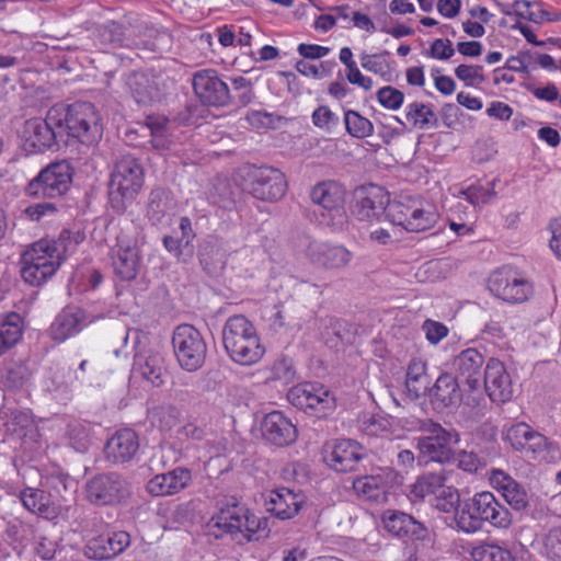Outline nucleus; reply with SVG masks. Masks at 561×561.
<instances>
[{
	"label": "nucleus",
	"mask_w": 561,
	"mask_h": 561,
	"mask_svg": "<svg viewBox=\"0 0 561 561\" xmlns=\"http://www.w3.org/2000/svg\"><path fill=\"white\" fill-rule=\"evenodd\" d=\"M377 100L387 110H399L404 101V94L390 85L383 87L377 92Z\"/></svg>",
	"instance_id": "obj_50"
},
{
	"label": "nucleus",
	"mask_w": 561,
	"mask_h": 561,
	"mask_svg": "<svg viewBox=\"0 0 561 561\" xmlns=\"http://www.w3.org/2000/svg\"><path fill=\"white\" fill-rule=\"evenodd\" d=\"M130 545V537L125 531L100 535L89 540L85 554L98 560L112 559Z\"/></svg>",
	"instance_id": "obj_25"
},
{
	"label": "nucleus",
	"mask_w": 561,
	"mask_h": 561,
	"mask_svg": "<svg viewBox=\"0 0 561 561\" xmlns=\"http://www.w3.org/2000/svg\"><path fill=\"white\" fill-rule=\"evenodd\" d=\"M305 256L310 264L325 271L344 270L353 260V253L344 245L317 240L308 243Z\"/></svg>",
	"instance_id": "obj_15"
},
{
	"label": "nucleus",
	"mask_w": 561,
	"mask_h": 561,
	"mask_svg": "<svg viewBox=\"0 0 561 561\" xmlns=\"http://www.w3.org/2000/svg\"><path fill=\"white\" fill-rule=\"evenodd\" d=\"M134 369L139 373L144 379L156 387L163 383L162 358L159 354H140L136 357Z\"/></svg>",
	"instance_id": "obj_38"
},
{
	"label": "nucleus",
	"mask_w": 561,
	"mask_h": 561,
	"mask_svg": "<svg viewBox=\"0 0 561 561\" xmlns=\"http://www.w3.org/2000/svg\"><path fill=\"white\" fill-rule=\"evenodd\" d=\"M57 208L53 203H38L25 208V216L32 221H42L55 216Z\"/></svg>",
	"instance_id": "obj_53"
},
{
	"label": "nucleus",
	"mask_w": 561,
	"mask_h": 561,
	"mask_svg": "<svg viewBox=\"0 0 561 561\" xmlns=\"http://www.w3.org/2000/svg\"><path fill=\"white\" fill-rule=\"evenodd\" d=\"M20 499L27 511L38 516L47 519L57 516V507L53 504L50 494L41 489L26 488L21 491Z\"/></svg>",
	"instance_id": "obj_34"
},
{
	"label": "nucleus",
	"mask_w": 561,
	"mask_h": 561,
	"mask_svg": "<svg viewBox=\"0 0 561 561\" xmlns=\"http://www.w3.org/2000/svg\"><path fill=\"white\" fill-rule=\"evenodd\" d=\"M283 477L287 481L302 483L307 480L305 467L298 462L289 463L283 469Z\"/></svg>",
	"instance_id": "obj_64"
},
{
	"label": "nucleus",
	"mask_w": 561,
	"mask_h": 561,
	"mask_svg": "<svg viewBox=\"0 0 561 561\" xmlns=\"http://www.w3.org/2000/svg\"><path fill=\"white\" fill-rule=\"evenodd\" d=\"M22 255L26 259L33 257L35 262L42 265H50L54 272H57L65 259V244L60 239L39 240L27 249Z\"/></svg>",
	"instance_id": "obj_31"
},
{
	"label": "nucleus",
	"mask_w": 561,
	"mask_h": 561,
	"mask_svg": "<svg viewBox=\"0 0 561 561\" xmlns=\"http://www.w3.org/2000/svg\"><path fill=\"white\" fill-rule=\"evenodd\" d=\"M345 195V188L335 181H323L311 188L312 203L322 209L319 218L321 225L334 231L343 230L346 227Z\"/></svg>",
	"instance_id": "obj_6"
},
{
	"label": "nucleus",
	"mask_w": 561,
	"mask_h": 561,
	"mask_svg": "<svg viewBox=\"0 0 561 561\" xmlns=\"http://www.w3.org/2000/svg\"><path fill=\"white\" fill-rule=\"evenodd\" d=\"M385 529L397 537L416 534L420 524L409 514L398 511H387L382 516Z\"/></svg>",
	"instance_id": "obj_39"
},
{
	"label": "nucleus",
	"mask_w": 561,
	"mask_h": 561,
	"mask_svg": "<svg viewBox=\"0 0 561 561\" xmlns=\"http://www.w3.org/2000/svg\"><path fill=\"white\" fill-rule=\"evenodd\" d=\"M460 194L473 206L484 205L494 196L492 188H485L481 185H470L462 190Z\"/></svg>",
	"instance_id": "obj_52"
},
{
	"label": "nucleus",
	"mask_w": 561,
	"mask_h": 561,
	"mask_svg": "<svg viewBox=\"0 0 561 561\" xmlns=\"http://www.w3.org/2000/svg\"><path fill=\"white\" fill-rule=\"evenodd\" d=\"M397 478V473L388 467L377 468L371 473L356 478L353 489L357 495L376 503L387 500V486Z\"/></svg>",
	"instance_id": "obj_17"
},
{
	"label": "nucleus",
	"mask_w": 561,
	"mask_h": 561,
	"mask_svg": "<svg viewBox=\"0 0 561 561\" xmlns=\"http://www.w3.org/2000/svg\"><path fill=\"white\" fill-rule=\"evenodd\" d=\"M437 218L438 216L431 204L416 199L409 213L404 229L410 232L425 231L434 227Z\"/></svg>",
	"instance_id": "obj_35"
},
{
	"label": "nucleus",
	"mask_w": 561,
	"mask_h": 561,
	"mask_svg": "<svg viewBox=\"0 0 561 561\" xmlns=\"http://www.w3.org/2000/svg\"><path fill=\"white\" fill-rule=\"evenodd\" d=\"M272 373L274 379L282 382H290L296 376L293 360L287 357L276 360L273 365Z\"/></svg>",
	"instance_id": "obj_54"
},
{
	"label": "nucleus",
	"mask_w": 561,
	"mask_h": 561,
	"mask_svg": "<svg viewBox=\"0 0 561 561\" xmlns=\"http://www.w3.org/2000/svg\"><path fill=\"white\" fill-rule=\"evenodd\" d=\"M515 7L518 11V18L529 20L534 23L540 24L561 20V13L546 11L536 2L525 0V2H519Z\"/></svg>",
	"instance_id": "obj_43"
},
{
	"label": "nucleus",
	"mask_w": 561,
	"mask_h": 561,
	"mask_svg": "<svg viewBox=\"0 0 561 561\" xmlns=\"http://www.w3.org/2000/svg\"><path fill=\"white\" fill-rule=\"evenodd\" d=\"M222 343L230 359L242 366L256 364L265 353L255 327L241 314L231 316L226 321Z\"/></svg>",
	"instance_id": "obj_2"
},
{
	"label": "nucleus",
	"mask_w": 561,
	"mask_h": 561,
	"mask_svg": "<svg viewBox=\"0 0 561 561\" xmlns=\"http://www.w3.org/2000/svg\"><path fill=\"white\" fill-rule=\"evenodd\" d=\"M335 121V114L328 106H319L312 113V123L318 128L330 129Z\"/></svg>",
	"instance_id": "obj_60"
},
{
	"label": "nucleus",
	"mask_w": 561,
	"mask_h": 561,
	"mask_svg": "<svg viewBox=\"0 0 561 561\" xmlns=\"http://www.w3.org/2000/svg\"><path fill=\"white\" fill-rule=\"evenodd\" d=\"M192 84L196 96L205 105L226 106L233 99L227 83L216 70L204 69L195 72Z\"/></svg>",
	"instance_id": "obj_14"
},
{
	"label": "nucleus",
	"mask_w": 561,
	"mask_h": 561,
	"mask_svg": "<svg viewBox=\"0 0 561 561\" xmlns=\"http://www.w3.org/2000/svg\"><path fill=\"white\" fill-rule=\"evenodd\" d=\"M489 289L496 297L513 304L526 301L533 294L531 285L507 271H497L489 279Z\"/></svg>",
	"instance_id": "obj_18"
},
{
	"label": "nucleus",
	"mask_w": 561,
	"mask_h": 561,
	"mask_svg": "<svg viewBox=\"0 0 561 561\" xmlns=\"http://www.w3.org/2000/svg\"><path fill=\"white\" fill-rule=\"evenodd\" d=\"M174 354L187 371L198 370L205 363L207 344L201 332L191 324L178 325L172 335Z\"/></svg>",
	"instance_id": "obj_8"
},
{
	"label": "nucleus",
	"mask_w": 561,
	"mask_h": 561,
	"mask_svg": "<svg viewBox=\"0 0 561 561\" xmlns=\"http://www.w3.org/2000/svg\"><path fill=\"white\" fill-rule=\"evenodd\" d=\"M23 320L11 312L0 317V356L11 350L22 337Z\"/></svg>",
	"instance_id": "obj_36"
},
{
	"label": "nucleus",
	"mask_w": 561,
	"mask_h": 561,
	"mask_svg": "<svg viewBox=\"0 0 561 561\" xmlns=\"http://www.w3.org/2000/svg\"><path fill=\"white\" fill-rule=\"evenodd\" d=\"M482 466L481 459L472 451L461 450L458 454V467L467 472H477Z\"/></svg>",
	"instance_id": "obj_61"
},
{
	"label": "nucleus",
	"mask_w": 561,
	"mask_h": 561,
	"mask_svg": "<svg viewBox=\"0 0 561 561\" xmlns=\"http://www.w3.org/2000/svg\"><path fill=\"white\" fill-rule=\"evenodd\" d=\"M430 376L426 371V363L421 358H412L407 368L405 385L409 392L416 398L424 396L430 389Z\"/></svg>",
	"instance_id": "obj_37"
},
{
	"label": "nucleus",
	"mask_w": 561,
	"mask_h": 561,
	"mask_svg": "<svg viewBox=\"0 0 561 561\" xmlns=\"http://www.w3.org/2000/svg\"><path fill=\"white\" fill-rule=\"evenodd\" d=\"M287 398L294 407L317 417L325 416L335 408L333 394L320 383L305 382L294 386Z\"/></svg>",
	"instance_id": "obj_11"
},
{
	"label": "nucleus",
	"mask_w": 561,
	"mask_h": 561,
	"mask_svg": "<svg viewBox=\"0 0 561 561\" xmlns=\"http://www.w3.org/2000/svg\"><path fill=\"white\" fill-rule=\"evenodd\" d=\"M344 123L347 133L355 138H366L374 133L373 123L356 111H346Z\"/></svg>",
	"instance_id": "obj_44"
},
{
	"label": "nucleus",
	"mask_w": 561,
	"mask_h": 561,
	"mask_svg": "<svg viewBox=\"0 0 561 561\" xmlns=\"http://www.w3.org/2000/svg\"><path fill=\"white\" fill-rule=\"evenodd\" d=\"M388 202L389 197L381 187H363L356 193L354 214L362 221L379 219L381 215L387 214Z\"/></svg>",
	"instance_id": "obj_22"
},
{
	"label": "nucleus",
	"mask_w": 561,
	"mask_h": 561,
	"mask_svg": "<svg viewBox=\"0 0 561 561\" xmlns=\"http://www.w3.org/2000/svg\"><path fill=\"white\" fill-rule=\"evenodd\" d=\"M261 432L267 442L276 446L290 445L297 438L296 426L279 411H273L263 417Z\"/></svg>",
	"instance_id": "obj_24"
},
{
	"label": "nucleus",
	"mask_w": 561,
	"mask_h": 561,
	"mask_svg": "<svg viewBox=\"0 0 561 561\" xmlns=\"http://www.w3.org/2000/svg\"><path fill=\"white\" fill-rule=\"evenodd\" d=\"M461 401L457 378L451 374H442L432 389V403L437 409L454 408Z\"/></svg>",
	"instance_id": "obj_33"
},
{
	"label": "nucleus",
	"mask_w": 561,
	"mask_h": 561,
	"mask_svg": "<svg viewBox=\"0 0 561 561\" xmlns=\"http://www.w3.org/2000/svg\"><path fill=\"white\" fill-rule=\"evenodd\" d=\"M503 437L515 450L531 454L535 457L547 448V438L524 422L506 427Z\"/></svg>",
	"instance_id": "obj_21"
},
{
	"label": "nucleus",
	"mask_w": 561,
	"mask_h": 561,
	"mask_svg": "<svg viewBox=\"0 0 561 561\" xmlns=\"http://www.w3.org/2000/svg\"><path fill=\"white\" fill-rule=\"evenodd\" d=\"M87 500L95 505H114L130 495V484L116 472L101 473L85 484Z\"/></svg>",
	"instance_id": "obj_12"
},
{
	"label": "nucleus",
	"mask_w": 561,
	"mask_h": 561,
	"mask_svg": "<svg viewBox=\"0 0 561 561\" xmlns=\"http://www.w3.org/2000/svg\"><path fill=\"white\" fill-rule=\"evenodd\" d=\"M543 552L551 561H561V526L551 528L543 538Z\"/></svg>",
	"instance_id": "obj_49"
},
{
	"label": "nucleus",
	"mask_w": 561,
	"mask_h": 561,
	"mask_svg": "<svg viewBox=\"0 0 561 561\" xmlns=\"http://www.w3.org/2000/svg\"><path fill=\"white\" fill-rule=\"evenodd\" d=\"M490 483L502 493L505 501L514 508L522 510L527 505V494L525 490L504 471L500 469L492 470Z\"/></svg>",
	"instance_id": "obj_32"
},
{
	"label": "nucleus",
	"mask_w": 561,
	"mask_h": 561,
	"mask_svg": "<svg viewBox=\"0 0 561 561\" xmlns=\"http://www.w3.org/2000/svg\"><path fill=\"white\" fill-rule=\"evenodd\" d=\"M71 182V165L67 161L54 162L30 181L25 194L36 198H56L69 190Z\"/></svg>",
	"instance_id": "obj_10"
},
{
	"label": "nucleus",
	"mask_w": 561,
	"mask_h": 561,
	"mask_svg": "<svg viewBox=\"0 0 561 561\" xmlns=\"http://www.w3.org/2000/svg\"><path fill=\"white\" fill-rule=\"evenodd\" d=\"M455 49L449 39H435L430 48V56L435 59L446 60L454 56Z\"/></svg>",
	"instance_id": "obj_59"
},
{
	"label": "nucleus",
	"mask_w": 561,
	"mask_h": 561,
	"mask_svg": "<svg viewBox=\"0 0 561 561\" xmlns=\"http://www.w3.org/2000/svg\"><path fill=\"white\" fill-rule=\"evenodd\" d=\"M127 85L139 104L159 102L163 95L161 80L147 73H133L128 78Z\"/></svg>",
	"instance_id": "obj_29"
},
{
	"label": "nucleus",
	"mask_w": 561,
	"mask_h": 561,
	"mask_svg": "<svg viewBox=\"0 0 561 561\" xmlns=\"http://www.w3.org/2000/svg\"><path fill=\"white\" fill-rule=\"evenodd\" d=\"M416 198L405 197L392 203L388 202L386 217L390 219L393 225L402 226L404 228L409 213L412 210Z\"/></svg>",
	"instance_id": "obj_46"
},
{
	"label": "nucleus",
	"mask_w": 561,
	"mask_h": 561,
	"mask_svg": "<svg viewBox=\"0 0 561 561\" xmlns=\"http://www.w3.org/2000/svg\"><path fill=\"white\" fill-rule=\"evenodd\" d=\"M232 90L236 93L232 96L238 99L240 105L245 106L251 102L253 96L252 84L247 78L240 76L232 79Z\"/></svg>",
	"instance_id": "obj_55"
},
{
	"label": "nucleus",
	"mask_w": 561,
	"mask_h": 561,
	"mask_svg": "<svg viewBox=\"0 0 561 561\" xmlns=\"http://www.w3.org/2000/svg\"><path fill=\"white\" fill-rule=\"evenodd\" d=\"M446 478L443 473L431 472L420 476L410 486V497L413 502L421 501L427 495L435 494L443 486Z\"/></svg>",
	"instance_id": "obj_40"
},
{
	"label": "nucleus",
	"mask_w": 561,
	"mask_h": 561,
	"mask_svg": "<svg viewBox=\"0 0 561 561\" xmlns=\"http://www.w3.org/2000/svg\"><path fill=\"white\" fill-rule=\"evenodd\" d=\"M484 390L493 402L504 403L513 396L512 380L505 366L496 358H490L484 369Z\"/></svg>",
	"instance_id": "obj_20"
},
{
	"label": "nucleus",
	"mask_w": 561,
	"mask_h": 561,
	"mask_svg": "<svg viewBox=\"0 0 561 561\" xmlns=\"http://www.w3.org/2000/svg\"><path fill=\"white\" fill-rule=\"evenodd\" d=\"M112 266L115 275L122 280H131L137 276L140 254L135 241L123 234L117 238V243L112 250Z\"/></svg>",
	"instance_id": "obj_19"
},
{
	"label": "nucleus",
	"mask_w": 561,
	"mask_h": 561,
	"mask_svg": "<svg viewBox=\"0 0 561 561\" xmlns=\"http://www.w3.org/2000/svg\"><path fill=\"white\" fill-rule=\"evenodd\" d=\"M549 229L551 231L550 249L561 260V218L551 220Z\"/></svg>",
	"instance_id": "obj_62"
},
{
	"label": "nucleus",
	"mask_w": 561,
	"mask_h": 561,
	"mask_svg": "<svg viewBox=\"0 0 561 561\" xmlns=\"http://www.w3.org/2000/svg\"><path fill=\"white\" fill-rule=\"evenodd\" d=\"M191 481V472L184 468H176L167 473L154 476L147 483L148 492L153 496H165L185 489Z\"/></svg>",
	"instance_id": "obj_30"
},
{
	"label": "nucleus",
	"mask_w": 561,
	"mask_h": 561,
	"mask_svg": "<svg viewBox=\"0 0 561 561\" xmlns=\"http://www.w3.org/2000/svg\"><path fill=\"white\" fill-rule=\"evenodd\" d=\"M346 79L350 83L356 84L366 91L373 88L371 78L363 76L357 65L347 69Z\"/></svg>",
	"instance_id": "obj_63"
},
{
	"label": "nucleus",
	"mask_w": 561,
	"mask_h": 561,
	"mask_svg": "<svg viewBox=\"0 0 561 561\" xmlns=\"http://www.w3.org/2000/svg\"><path fill=\"white\" fill-rule=\"evenodd\" d=\"M21 264V276L25 283L32 286L42 285L56 273L50 265L38 264L33 257L26 259L22 255Z\"/></svg>",
	"instance_id": "obj_41"
},
{
	"label": "nucleus",
	"mask_w": 561,
	"mask_h": 561,
	"mask_svg": "<svg viewBox=\"0 0 561 561\" xmlns=\"http://www.w3.org/2000/svg\"><path fill=\"white\" fill-rule=\"evenodd\" d=\"M405 118L421 129L430 126L436 127L438 124L437 116L433 110L428 105L419 102L407 106Z\"/></svg>",
	"instance_id": "obj_42"
},
{
	"label": "nucleus",
	"mask_w": 561,
	"mask_h": 561,
	"mask_svg": "<svg viewBox=\"0 0 561 561\" xmlns=\"http://www.w3.org/2000/svg\"><path fill=\"white\" fill-rule=\"evenodd\" d=\"M249 192L264 202H276L287 191V181L283 172L271 167L254 168L249 172Z\"/></svg>",
	"instance_id": "obj_13"
},
{
	"label": "nucleus",
	"mask_w": 561,
	"mask_h": 561,
	"mask_svg": "<svg viewBox=\"0 0 561 561\" xmlns=\"http://www.w3.org/2000/svg\"><path fill=\"white\" fill-rule=\"evenodd\" d=\"M67 434L76 450H87L90 442V428L88 425L80 422H73L68 426Z\"/></svg>",
	"instance_id": "obj_48"
},
{
	"label": "nucleus",
	"mask_w": 561,
	"mask_h": 561,
	"mask_svg": "<svg viewBox=\"0 0 561 561\" xmlns=\"http://www.w3.org/2000/svg\"><path fill=\"white\" fill-rule=\"evenodd\" d=\"M483 365V355L473 347L461 351L453 360V366L457 375L468 386L469 390L479 391L480 393L482 388L481 375Z\"/></svg>",
	"instance_id": "obj_23"
},
{
	"label": "nucleus",
	"mask_w": 561,
	"mask_h": 561,
	"mask_svg": "<svg viewBox=\"0 0 561 561\" xmlns=\"http://www.w3.org/2000/svg\"><path fill=\"white\" fill-rule=\"evenodd\" d=\"M62 128V110L53 107L45 119L35 117L25 122L22 130L24 146L33 152L50 149Z\"/></svg>",
	"instance_id": "obj_9"
},
{
	"label": "nucleus",
	"mask_w": 561,
	"mask_h": 561,
	"mask_svg": "<svg viewBox=\"0 0 561 561\" xmlns=\"http://www.w3.org/2000/svg\"><path fill=\"white\" fill-rule=\"evenodd\" d=\"M64 128L67 134L81 144L92 145L102 137L100 115L92 103L78 102L62 112Z\"/></svg>",
	"instance_id": "obj_7"
},
{
	"label": "nucleus",
	"mask_w": 561,
	"mask_h": 561,
	"mask_svg": "<svg viewBox=\"0 0 561 561\" xmlns=\"http://www.w3.org/2000/svg\"><path fill=\"white\" fill-rule=\"evenodd\" d=\"M87 323L85 312L77 307H68L57 314L50 325V336L56 342H65L78 334Z\"/></svg>",
	"instance_id": "obj_28"
},
{
	"label": "nucleus",
	"mask_w": 561,
	"mask_h": 561,
	"mask_svg": "<svg viewBox=\"0 0 561 561\" xmlns=\"http://www.w3.org/2000/svg\"><path fill=\"white\" fill-rule=\"evenodd\" d=\"M455 519L458 528L468 534L481 530L485 522L497 528H507L512 524L510 511L488 491L465 501L456 511Z\"/></svg>",
	"instance_id": "obj_1"
},
{
	"label": "nucleus",
	"mask_w": 561,
	"mask_h": 561,
	"mask_svg": "<svg viewBox=\"0 0 561 561\" xmlns=\"http://www.w3.org/2000/svg\"><path fill=\"white\" fill-rule=\"evenodd\" d=\"M139 449L137 434L129 428L117 431L105 445L106 459L113 463L130 461Z\"/></svg>",
	"instance_id": "obj_27"
},
{
	"label": "nucleus",
	"mask_w": 561,
	"mask_h": 561,
	"mask_svg": "<svg viewBox=\"0 0 561 561\" xmlns=\"http://www.w3.org/2000/svg\"><path fill=\"white\" fill-rule=\"evenodd\" d=\"M211 520L216 527L230 534L239 542L257 539L256 535L266 527L265 520L233 499L222 505Z\"/></svg>",
	"instance_id": "obj_5"
},
{
	"label": "nucleus",
	"mask_w": 561,
	"mask_h": 561,
	"mask_svg": "<svg viewBox=\"0 0 561 561\" xmlns=\"http://www.w3.org/2000/svg\"><path fill=\"white\" fill-rule=\"evenodd\" d=\"M422 329L425 333L426 340L433 344H438L448 334V329L445 324L438 321L426 320Z\"/></svg>",
	"instance_id": "obj_57"
},
{
	"label": "nucleus",
	"mask_w": 561,
	"mask_h": 561,
	"mask_svg": "<svg viewBox=\"0 0 561 561\" xmlns=\"http://www.w3.org/2000/svg\"><path fill=\"white\" fill-rule=\"evenodd\" d=\"M305 503L306 496L301 491L279 488L271 492L267 511L279 519H290L299 513Z\"/></svg>",
	"instance_id": "obj_26"
},
{
	"label": "nucleus",
	"mask_w": 561,
	"mask_h": 561,
	"mask_svg": "<svg viewBox=\"0 0 561 561\" xmlns=\"http://www.w3.org/2000/svg\"><path fill=\"white\" fill-rule=\"evenodd\" d=\"M435 495V506L444 513H450L457 508L460 503V495L457 489L445 485L439 488Z\"/></svg>",
	"instance_id": "obj_47"
},
{
	"label": "nucleus",
	"mask_w": 561,
	"mask_h": 561,
	"mask_svg": "<svg viewBox=\"0 0 561 561\" xmlns=\"http://www.w3.org/2000/svg\"><path fill=\"white\" fill-rule=\"evenodd\" d=\"M409 430L423 434L416 438L419 463L426 465L430 461L445 463L453 458V446L459 442V434L456 431L446 430L432 420H416Z\"/></svg>",
	"instance_id": "obj_3"
},
{
	"label": "nucleus",
	"mask_w": 561,
	"mask_h": 561,
	"mask_svg": "<svg viewBox=\"0 0 561 561\" xmlns=\"http://www.w3.org/2000/svg\"><path fill=\"white\" fill-rule=\"evenodd\" d=\"M249 124L255 128H274L280 117L263 111H252L247 115Z\"/></svg>",
	"instance_id": "obj_56"
},
{
	"label": "nucleus",
	"mask_w": 561,
	"mask_h": 561,
	"mask_svg": "<svg viewBox=\"0 0 561 561\" xmlns=\"http://www.w3.org/2000/svg\"><path fill=\"white\" fill-rule=\"evenodd\" d=\"M474 561H515L512 552L499 545L484 543L472 549Z\"/></svg>",
	"instance_id": "obj_45"
},
{
	"label": "nucleus",
	"mask_w": 561,
	"mask_h": 561,
	"mask_svg": "<svg viewBox=\"0 0 561 561\" xmlns=\"http://www.w3.org/2000/svg\"><path fill=\"white\" fill-rule=\"evenodd\" d=\"M28 377V369L23 364H13L5 371L7 385L12 388L22 387Z\"/></svg>",
	"instance_id": "obj_58"
},
{
	"label": "nucleus",
	"mask_w": 561,
	"mask_h": 561,
	"mask_svg": "<svg viewBox=\"0 0 561 561\" xmlns=\"http://www.w3.org/2000/svg\"><path fill=\"white\" fill-rule=\"evenodd\" d=\"M455 76L466 85H478L485 80L483 67L479 65H460L455 69Z\"/></svg>",
	"instance_id": "obj_51"
},
{
	"label": "nucleus",
	"mask_w": 561,
	"mask_h": 561,
	"mask_svg": "<svg viewBox=\"0 0 561 561\" xmlns=\"http://www.w3.org/2000/svg\"><path fill=\"white\" fill-rule=\"evenodd\" d=\"M144 184V169L136 158L123 156L111 173L108 185L110 202L118 211L126 208L140 192Z\"/></svg>",
	"instance_id": "obj_4"
},
{
	"label": "nucleus",
	"mask_w": 561,
	"mask_h": 561,
	"mask_svg": "<svg viewBox=\"0 0 561 561\" xmlns=\"http://www.w3.org/2000/svg\"><path fill=\"white\" fill-rule=\"evenodd\" d=\"M365 458L364 448L352 439H337L327 446L324 460L337 472L355 471Z\"/></svg>",
	"instance_id": "obj_16"
}]
</instances>
